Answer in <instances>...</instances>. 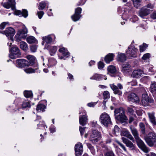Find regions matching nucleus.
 Wrapping results in <instances>:
<instances>
[{
  "instance_id": "nucleus-1",
  "label": "nucleus",
  "mask_w": 156,
  "mask_h": 156,
  "mask_svg": "<svg viewBox=\"0 0 156 156\" xmlns=\"http://www.w3.org/2000/svg\"><path fill=\"white\" fill-rule=\"evenodd\" d=\"M131 132L135 138L138 147L146 153L149 151V149L146 146L143 141L139 136L138 132L136 129L132 126H130Z\"/></svg>"
},
{
  "instance_id": "nucleus-2",
  "label": "nucleus",
  "mask_w": 156,
  "mask_h": 156,
  "mask_svg": "<svg viewBox=\"0 0 156 156\" xmlns=\"http://www.w3.org/2000/svg\"><path fill=\"white\" fill-rule=\"evenodd\" d=\"M15 33V31L14 29L12 27L7 28L4 31H0V33L4 34L7 37H8L9 41L8 43L7 44L9 47L11 46L13 41V37Z\"/></svg>"
},
{
  "instance_id": "nucleus-3",
  "label": "nucleus",
  "mask_w": 156,
  "mask_h": 156,
  "mask_svg": "<svg viewBox=\"0 0 156 156\" xmlns=\"http://www.w3.org/2000/svg\"><path fill=\"white\" fill-rule=\"evenodd\" d=\"M99 120L101 124L105 126H108L112 123L111 119L109 115L107 113L104 112L102 113L100 116Z\"/></svg>"
},
{
  "instance_id": "nucleus-4",
  "label": "nucleus",
  "mask_w": 156,
  "mask_h": 156,
  "mask_svg": "<svg viewBox=\"0 0 156 156\" xmlns=\"http://www.w3.org/2000/svg\"><path fill=\"white\" fill-rule=\"evenodd\" d=\"M145 140L149 146H154L156 147V137L154 133H150L149 134L148 137L146 138Z\"/></svg>"
},
{
  "instance_id": "nucleus-5",
  "label": "nucleus",
  "mask_w": 156,
  "mask_h": 156,
  "mask_svg": "<svg viewBox=\"0 0 156 156\" xmlns=\"http://www.w3.org/2000/svg\"><path fill=\"white\" fill-rule=\"evenodd\" d=\"M10 54L9 55V58L12 59H15L20 56L21 54L20 50L16 46H13L11 48H9Z\"/></svg>"
},
{
  "instance_id": "nucleus-6",
  "label": "nucleus",
  "mask_w": 156,
  "mask_h": 156,
  "mask_svg": "<svg viewBox=\"0 0 156 156\" xmlns=\"http://www.w3.org/2000/svg\"><path fill=\"white\" fill-rule=\"evenodd\" d=\"M137 51V49L132 44L129 46L128 49L126 50V55L129 58H131V57L135 58L136 57Z\"/></svg>"
},
{
  "instance_id": "nucleus-7",
  "label": "nucleus",
  "mask_w": 156,
  "mask_h": 156,
  "mask_svg": "<svg viewBox=\"0 0 156 156\" xmlns=\"http://www.w3.org/2000/svg\"><path fill=\"white\" fill-rule=\"evenodd\" d=\"M27 33V28L24 26L22 29L19 30L15 36L16 41H19L22 39L25 38L26 37V34Z\"/></svg>"
},
{
  "instance_id": "nucleus-8",
  "label": "nucleus",
  "mask_w": 156,
  "mask_h": 156,
  "mask_svg": "<svg viewBox=\"0 0 156 156\" xmlns=\"http://www.w3.org/2000/svg\"><path fill=\"white\" fill-rule=\"evenodd\" d=\"M100 133L97 130H92L90 133V140L94 144H96L100 139Z\"/></svg>"
},
{
  "instance_id": "nucleus-9",
  "label": "nucleus",
  "mask_w": 156,
  "mask_h": 156,
  "mask_svg": "<svg viewBox=\"0 0 156 156\" xmlns=\"http://www.w3.org/2000/svg\"><path fill=\"white\" fill-rule=\"evenodd\" d=\"M142 105L146 106L150 105V103H153L154 102V100L149 98L148 95L147 94H143L142 95Z\"/></svg>"
},
{
  "instance_id": "nucleus-10",
  "label": "nucleus",
  "mask_w": 156,
  "mask_h": 156,
  "mask_svg": "<svg viewBox=\"0 0 156 156\" xmlns=\"http://www.w3.org/2000/svg\"><path fill=\"white\" fill-rule=\"evenodd\" d=\"M76 156H81L83 151V145L81 143L78 142L74 147Z\"/></svg>"
},
{
  "instance_id": "nucleus-11",
  "label": "nucleus",
  "mask_w": 156,
  "mask_h": 156,
  "mask_svg": "<svg viewBox=\"0 0 156 156\" xmlns=\"http://www.w3.org/2000/svg\"><path fill=\"white\" fill-rule=\"evenodd\" d=\"M15 0H8V2H2L1 5L5 8L8 9L11 8L13 10L15 9Z\"/></svg>"
},
{
  "instance_id": "nucleus-12",
  "label": "nucleus",
  "mask_w": 156,
  "mask_h": 156,
  "mask_svg": "<svg viewBox=\"0 0 156 156\" xmlns=\"http://www.w3.org/2000/svg\"><path fill=\"white\" fill-rule=\"evenodd\" d=\"M82 9L80 7H78L75 9V13L71 16V18L74 21H77L79 20L80 17V14L81 12Z\"/></svg>"
},
{
  "instance_id": "nucleus-13",
  "label": "nucleus",
  "mask_w": 156,
  "mask_h": 156,
  "mask_svg": "<svg viewBox=\"0 0 156 156\" xmlns=\"http://www.w3.org/2000/svg\"><path fill=\"white\" fill-rule=\"evenodd\" d=\"M128 99L129 101L136 104L139 103L140 100L138 96L134 93H130L128 96Z\"/></svg>"
},
{
  "instance_id": "nucleus-14",
  "label": "nucleus",
  "mask_w": 156,
  "mask_h": 156,
  "mask_svg": "<svg viewBox=\"0 0 156 156\" xmlns=\"http://www.w3.org/2000/svg\"><path fill=\"white\" fill-rule=\"evenodd\" d=\"M59 47L60 48L59 49L58 51L62 55V56H59V58L61 59H65V58H64L68 57L69 56L70 53L68 51V50L64 47L60 48V46H59Z\"/></svg>"
},
{
  "instance_id": "nucleus-15",
  "label": "nucleus",
  "mask_w": 156,
  "mask_h": 156,
  "mask_svg": "<svg viewBox=\"0 0 156 156\" xmlns=\"http://www.w3.org/2000/svg\"><path fill=\"white\" fill-rule=\"evenodd\" d=\"M16 66L22 68L30 66L29 62L24 59H18L16 60Z\"/></svg>"
},
{
  "instance_id": "nucleus-16",
  "label": "nucleus",
  "mask_w": 156,
  "mask_h": 156,
  "mask_svg": "<svg viewBox=\"0 0 156 156\" xmlns=\"http://www.w3.org/2000/svg\"><path fill=\"white\" fill-rule=\"evenodd\" d=\"M150 13V10L149 9L146 8V7H143L140 10L139 12V15L142 18L146 16Z\"/></svg>"
},
{
  "instance_id": "nucleus-17",
  "label": "nucleus",
  "mask_w": 156,
  "mask_h": 156,
  "mask_svg": "<svg viewBox=\"0 0 156 156\" xmlns=\"http://www.w3.org/2000/svg\"><path fill=\"white\" fill-rule=\"evenodd\" d=\"M79 118V122L80 124L84 126L86 124L88 119L85 112L83 113L82 115H80Z\"/></svg>"
},
{
  "instance_id": "nucleus-18",
  "label": "nucleus",
  "mask_w": 156,
  "mask_h": 156,
  "mask_svg": "<svg viewBox=\"0 0 156 156\" xmlns=\"http://www.w3.org/2000/svg\"><path fill=\"white\" fill-rule=\"evenodd\" d=\"M14 13L16 15L20 16H23L24 18H26L28 16V12L25 9H23L22 11L19 10H16Z\"/></svg>"
},
{
  "instance_id": "nucleus-19",
  "label": "nucleus",
  "mask_w": 156,
  "mask_h": 156,
  "mask_svg": "<svg viewBox=\"0 0 156 156\" xmlns=\"http://www.w3.org/2000/svg\"><path fill=\"white\" fill-rule=\"evenodd\" d=\"M121 71L125 74H126L131 71L130 65L128 64H124L122 66Z\"/></svg>"
},
{
  "instance_id": "nucleus-20",
  "label": "nucleus",
  "mask_w": 156,
  "mask_h": 156,
  "mask_svg": "<svg viewBox=\"0 0 156 156\" xmlns=\"http://www.w3.org/2000/svg\"><path fill=\"white\" fill-rule=\"evenodd\" d=\"M44 48L49 50L50 54L51 55H53L55 54L57 49L56 46L51 47L50 45L47 44H45Z\"/></svg>"
},
{
  "instance_id": "nucleus-21",
  "label": "nucleus",
  "mask_w": 156,
  "mask_h": 156,
  "mask_svg": "<svg viewBox=\"0 0 156 156\" xmlns=\"http://www.w3.org/2000/svg\"><path fill=\"white\" fill-rule=\"evenodd\" d=\"M115 118L117 120L122 122L125 121L127 119V117L124 115V113L123 111H122L121 113H119V114L116 115Z\"/></svg>"
},
{
  "instance_id": "nucleus-22",
  "label": "nucleus",
  "mask_w": 156,
  "mask_h": 156,
  "mask_svg": "<svg viewBox=\"0 0 156 156\" xmlns=\"http://www.w3.org/2000/svg\"><path fill=\"white\" fill-rule=\"evenodd\" d=\"M144 74L143 71L140 69L134 70L131 74V76L133 78H139L141 75Z\"/></svg>"
},
{
  "instance_id": "nucleus-23",
  "label": "nucleus",
  "mask_w": 156,
  "mask_h": 156,
  "mask_svg": "<svg viewBox=\"0 0 156 156\" xmlns=\"http://www.w3.org/2000/svg\"><path fill=\"white\" fill-rule=\"evenodd\" d=\"M121 135L122 136H123L127 137L133 142H135V140L134 138L128 130H124L121 133Z\"/></svg>"
},
{
  "instance_id": "nucleus-24",
  "label": "nucleus",
  "mask_w": 156,
  "mask_h": 156,
  "mask_svg": "<svg viewBox=\"0 0 156 156\" xmlns=\"http://www.w3.org/2000/svg\"><path fill=\"white\" fill-rule=\"evenodd\" d=\"M149 120L153 126H156V119L154 116V113L153 112L147 113Z\"/></svg>"
},
{
  "instance_id": "nucleus-25",
  "label": "nucleus",
  "mask_w": 156,
  "mask_h": 156,
  "mask_svg": "<svg viewBox=\"0 0 156 156\" xmlns=\"http://www.w3.org/2000/svg\"><path fill=\"white\" fill-rule=\"evenodd\" d=\"M106 80H107V78L102 75L96 73L94 74L92 77H90L91 80H94L98 81H100L102 80L103 78Z\"/></svg>"
},
{
  "instance_id": "nucleus-26",
  "label": "nucleus",
  "mask_w": 156,
  "mask_h": 156,
  "mask_svg": "<svg viewBox=\"0 0 156 156\" xmlns=\"http://www.w3.org/2000/svg\"><path fill=\"white\" fill-rule=\"evenodd\" d=\"M122 140L123 142L126 144V146L130 148H134V145L129 140L124 137H122Z\"/></svg>"
},
{
  "instance_id": "nucleus-27",
  "label": "nucleus",
  "mask_w": 156,
  "mask_h": 156,
  "mask_svg": "<svg viewBox=\"0 0 156 156\" xmlns=\"http://www.w3.org/2000/svg\"><path fill=\"white\" fill-rule=\"evenodd\" d=\"M110 86L115 94L120 95L122 94V91L119 90L118 87L114 84H110Z\"/></svg>"
},
{
  "instance_id": "nucleus-28",
  "label": "nucleus",
  "mask_w": 156,
  "mask_h": 156,
  "mask_svg": "<svg viewBox=\"0 0 156 156\" xmlns=\"http://www.w3.org/2000/svg\"><path fill=\"white\" fill-rule=\"evenodd\" d=\"M126 5L128 6V7H126L124 8V12L123 13L122 16V18L125 17V15L129 13L130 10L131 8V4L129 2L127 3Z\"/></svg>"
},
{
  "instance_id": "nucleus-29",
  "label": "nucleus",
  "mask_w": 156,
  "mask_h": 156,
  "mask_svg": "<svg viewBox=\"0 0 156 156\" xmlns=\"http://www.w3.org/2000/svg\"><path fill=\"white\" fill-rule=\"evenodd\" d=\"M115 55L113 54L109 53L105 57V60L107 63H109L113 59Z\"/></svg>"
},
{
  "instance_id": "nucleus-30",
  "label": "nucleus",
  "mask_w": 156,
  "mask_h": 156,
  "mask_svg": "<svg viewBox=\"0 0 156 156\" xmlns=\"http://www.w3.org/2000/svg\"><path fill=\"white\" fill-rule=\"evenodd\" d=\"M49 3L47 1H43L40 2L38 7V9L39 10H42L44 9L46 6L48 8V5Z\"/></svg>"
},
{
  "instance_id": "nucleus-31",
  "label": "nucleus",
  "mask_w": 156,
  "mask_h": 156,
  "mask_svg": "<svg viewBox=\"0 0 156 156\" xmlns=\"http://www.w3.org/2000/svg\"><path fill=\"white\" fill-rule=\"evenodd\" d=\"M30 102L28 100H25L23 101L22 104V108L24 109L30 108L31 106Z\"/></svg>"
},
{
  "instance_id": "nucleus-32",
  "label": "nucleus",
  "mask_w": 156,
  "mask_h": 156,
  "mask_svg": "<svg viewBox=\"0 0 156 156\" xmlns=\"http://www.w3.org/2000/svg\"><path fill=\"white\" fill-rule=\"evenodd\" d=\"M27 41L29 44L36 43H38L37 39L33 36H30L28 37L27 38Z\"/></svg>"
},
{
  "instance_id": "nucleus-33",
  "label": "nucleus",
  "mask_w": 156,
  "mask_h": 156,
  "mask_svg": "<svg viewBox=\"0 0 156 156\" xmlns=\"http://www.w3.org/2000/svg\"><path fill=\"white\" fill-rule=\"evenodd\" d=\"M27 58L29 60L31 65H33L36 62L35 58L32 55H28L27 56Z\"/></svg>"
},
{
  "instance_id": "nucleus-34",
  "label": "nucleus",
  "mask_w": 156,
  "mask_h": 156,
  "mask_svg": "<svg viewBox=\"0 0 156 156\" xmlns=\"http://www.w3.org/2000/svg\"><path fill=\"white\" fill-rule=\"evenodd\" d=\"M150 90L153 94H156V82H152L151 84Z\"/></svg>"
},
{
  "instance_id": "nucleus-35",
  "label": "nucleus",
  "mask_w": 156,
  "mask_h": 156,
  "mask_svg": "<svg viewBox=\"0 0 156 156\" xmlns=\"http://www.w3.org/2000/svg\"><path fill=\"white\" fill-rule=\"evenodd\" d=\"M118 59L120 62H123L126 60V56L124 54L119 53L118 55Z\"/></svg>"
},
{
  "instance_id": "nucleus-36",
  "label": "nucleus",
  "mask_w": 156,
  "mask_h": 156,
  "mask_svg": "<svg viewBox=\"0 0 156 156\" xmlns=\"http://www.w3.org/2000/svg\"><path fill=\"white\" fill-rule=\"evenodd\" d=\"M42 40L46 42L45 44L48 45V44L51 43L52 41V38L50 35L44 37H42Z\"/></svg>"
},
{
  "instance_id": "nucleus-37",
  "label": "nucleus",
  "mask_w": 156,
  "mask_h": 156,
  "mask_svg": "<svg viewBox=\"0 0 156 156\" xmlns=\"http://www.w3.org/2000/svg\"><path fill=\"white\" fill-rule=\"evenodd\" d=\"M120 131V129L119 127L117 125H115L112 130V133L113 134L117 136L119 133Z\"/></svg>"
},
{
  "instance_id": "nucleus-38",
  "label": "nucleus",
  "mask_w": 156,
  "mask_h": 156,
  "mask_svg": "<svg viewBox=\"0 0 156 156\" xmlns=\"http://www.w3.org/2000/svg\"><path fill=\"white\" fill-rule=\"evenodd\" d=\"M46 108L45 105L41 103H39L37 106L36 109L37 111H41L42 112Z\"/></svg>"
},
{
  "instance_id": "nucleus-39",
  "label": "nucleus",
  "mask_w": 156,
  "mask_h": 156,
  "mask_svg": "<svg viewBox=\"0 0 156 156\" xmlns=\"http://www.w3.org/2000/svg\"><path fill=\"white\" fill-rule=\"evenodd\" d=\"M108 72L111 73H114L116 71V70L115 66L112 65L109 66L108 68Z\"/></svg>"
},
{
  "instance_id": "nucleus-40",
  "label": "nucleus",
  "mask_w": 156,
  "mask_h": 156,
  "mask_svg": "<svg viewBox=\"0 0 156 156\" xmlns=\"http://www.w3.org/2000/svg\"><path fill=\"white\" fill-rule=\"evenodd\" d=\"M20 48L24 51H26L28 48L27 44L25 42L22 41L20 43Z\"/></svg>"
},
{
  "instance_id": "nucleus-41",
  "label": "nucleus",
  "mask_w": 156,
  "mask_h": 156,
  "mask_svg": "<svg viewBox=\"0 0 156 156\" xmlns=\"http://www.w3.org/2000/svg\"><path fill=\"white\" fill-rule=\"evenodd\" d=\"M57 63L56 60L53 58H51L48 60L49 67H51L55 65Z\"/></svg>"
},
{
  "instance_id": "nucleus-42",
  "label": "nucleus",
  "mask_w": 156,
  "mask_h": 156,
  "mask_svg": "<svg viewBox=\"0 0 156 156\" xmlns=\"http://www.w3.org/2000/svg\"><path fill=\"white\" fill-rule=\"evenodd\" d=\"M37 69V68L34 69L31 68H29L27 69H24V70L27 73H34Z\"/></svg>"
},
{
  "instance_id": "nucleus-43",
  "label": "nucleus",
  "mask_w": 156,
  "mask_h": 156,
  "mask_svg": "<svg viewBox=\"0 0 156 156\" xmlns=\"http://www.w3.org/2000/svg\"><path fill=\"white\" fill-rule=\"evenodd\" d=\"M134 6L136 8H138L141 5L142 0H133Z\"/></svg>"
},
{
  "instance_id": "nucleus-44",
  "label": "nucleus",
  "mask_w": 156,
  "mask_h": 156,
  "mask_svg": "<svg viewBox=\"0 0 156 156\" xmlns=\"http://www.w3.org/2000/svg\"><path fill=\"white\" fill-rule=\"evenodd\" d=\"M24 95L26 98H31L33 96V94L30 91L25 90L24 92Z\"/></svg>"
},
{
  "instance_id": "nucleus-45",
  "label": "nucleus",
  "mask_w": 156,
  "mask_h": 156,
  "mask_svg": "<svg viewBox=\"0 0 156 156\" xmlns=\"http://www.w3.org/2000/svg\"><path fill=\"white\" fill-rule=\"evenodd\" d=\"M139 126L141 133L142 134H144L145 133V126L144 124L142 122H140L139 124Z\"/></svg>"
},
{
  "instance_id": "nucleus-46",
  "label": "nucleus",
  "mask_w": 156,
  "mask_h": 156,
  "mask_svg": "<svg viewBox=\"0 0 156 156\" xmlns=\"http://www.w3.org/2000/svg\"><path fill=\"white\" fill-rule=\"evenodd\" d=\"M148 47L147 44L143 43V44L140 46V52H143Z\"/></svg>"
},
{
  "instance_id": "nucleus-47",
  "label": "nucleus",
  "mask_w": 156,
  "mask_h": 156,
  "mask_svg": "<svg viewBox=\"0 0 156 156\" xmlns=\"http://www.w3.org/2000/svg\"><path fill=\"white\" fill-rule=\"evenodd\" d=\"M38 127L39 129H45V127L47 128V126L45 125L44 122H40L39 124H37Z\"/></svg>"
},
{
  "instance_id": "nucleus-48",
  "label": "nucleus",
  "mask_w": 156,
  "mask_h": 156,
  "mask_svg": "<svg viewBox=\"0 0 156 156\" xmlns=\"http://www.w3.org/2000/svg\"><path fill=\"white\" fill-rule=\"evenodd\" d=\"M87 144L88 147L90 150L91 153L93 155H94L95 154V150L94 148V147L89 143H87Z\"/></svg>"
},
{
  "instance_id": "nucleus-49",
  "label": "nucleus",
  "mask_w": 156,
  "mask_h": 156,
  "mask_svg": "<svg viewBox=\"0 0 156 156\" xmlns=\"http://www.w3.org/2000/svg\"><path fill=\"white\" fill-rule=\"evenodd\" d=\"M104 99H107L110 98V94L109 92L108 91H105L103 93Z\"/></svg>"
},
{
  "instance_id": "nucleus-50",
  "label": "nucleus",
  "mask_w": 156,
  "mask_h": 156,
  "mask_svg": "<svg viewBox=\"0 0 156 156\" xmlns=\"http://www.w3.org/2000/svg\"><path fill=\"white\" fill-rule=\"evenodd\" d=\"M151 57V55L149 53H147L144 54L142 57V58L144 60H146L149 59V58Z\"/></svg>"
},
{
  "instance_id": "nucleus-51",
  "label": "nucleus",
  "mask_w": 156,
  "mask_h": 156,
  "mask_svg": "<svg viewBox=\"0 0 156 156\" xmlns=\"http://www.w3.org/2000/svg\"><path fill=\"white\" fill-rule=\"evenodd\" d=\"M37 46L36 45H32L30 47V50L31 52H35L37 50Z\"/></svg>"
},
{
  "instance_id": "nucleus-52",
  "label": "nucleus",
  "mask_w": 156,
  "mask_h": 156,
  "mask_svg": "<svg viewBox=\"0 0 156 156\" xmlns=\"http://www.w3.org/2000/svg\"><path fill=\"white\" fill-rule=\"evenodd\" d=\"M9 24V23L8 22H3L0 25V29L1 30L4 29L6 25Z\"/></svg>"
},
{
  "instance_id": "nucleus-53",
  "label": "nucleus",
  "mask_w": 156,
  "mask_h": 156,
  "mask_svg": "<svg viewBox=\"0 0 156 156\" xmlns=\"http://www.w3.org/2000/svg\"><path fill=\"white\" fill-rule=\"evenodd\" d=\"M150 80V78L148 76H144L142 77L141 79V80L142 81H143L144 83L147 82V81L149 80Z\"/></svg>"
},
{
  "instance_id": "nucleus-54",
  "label": "nucleus",
  "mask_w": 156,
  "mask_h": 156,
  "mask_svg": "<svg viewBox=\"0 0 156 156\" xmlns=\"http://www.w3.org/2000/svg\"><path fill=\"white\" fill-rule=\"evenodd\" d=\"M44 12L42 11L37 12V14L39 19H41L42 18L44 14Z\"/></svg>"
},
{
  "instance_id": "nucleus-55",
  "label": "nucleus",
  "mask_w": 156,
  "mask_h": 156,
  "mask_svg": "<svg viewBox=\"0 0 156 156\" xmlns=\"http://www.w3.org/2000/svg\"><path fill=\"white\" fill-rule=\"evenodd\" d=\"M138 20V17L136 15L133 16L130 19V20L133 22H135Z\"/></svg>"
},
{
  "instance_id": "nucleus-56",
  "label": "nucleus",
  "mask_w": 156,
  "mask_h": 156,
  "mask_svg": "<svg viewBox=\"0 0 156 156\" xmlns=\"http://www.w3.org/2000/svg\"><path fill=\"white\" fill-rule=\"evenodd\" d=\"M128 84L132 86H136L137 84V82L136 80H134L131 82H128Z\"/></svg>"
},
{
  "instance_id": "nucleus-57",
  "label": "nucleus",
  "mask_w": 156,
  "mask_h": 156,
  "mask_svg": "<svg viewBox=\"0 0 156 156\" xmlns=\"http://www.w3.org/2000/svg\"><path fill=\"white\" fill-rule=\"evenodd\" d=\"M97 102H91L88 103L87 105L89 107H94L97 104Z\"/></svg>"
},
{
  "instance_id": "nucleus-58",
  "label": "nucleus",
  "mask_w": 156,
  "mask_h": 156,
  "mask_svg": "<svg viewBox=\"0 0 156 156\" xmlns=\"http://www.w3.org/2000/svg\"><path fill=\"white\" fill-rule=\"evenodd\" d=\"M104 67L103 62L100 61L98 63V68L99 69H101Z\"/></svg>"
},
{
  "instance_id": "nucleus-59",
  "label": "nucleus",
  "mask_w": 156,
  "mask_h": 156,
  "mask_svg": "<svg viewBox=\"0 0 156 156\" xmlns=\"http://www.w3.org/2000/svg\"><path fill=\"white\" fill-rule=\"evenodd\" d=\"M105 156H114V154L112 151L107 152L105 154Z\"/></svg>"
},
{
  "instance_id": "nucleus-60",
  "label": "nucleus",
  "mask_w": 156,
  "mask_h": 156,
  "mask_svg": "<svg viewBox=\"0 0 156 156\" xmlns=\"http://www.w3.org/2000/svg\"><path fill=\"white\" fill-rule=\"evenodd\" d=\"M49 130L51 133L55 132L56 131L55 126L53 125H51L49 128Z\"/></svg>"
},
{
  "instance_id": "nucleus-61",
  "label": "nucleus",
  "mask_w": 156,
  "mask_h": 156,
  "mask_svg": "<svg viewBox=\"0 0 156 156\" xmlns=\"http://www.w3.org/2000/svg\"><path fill=\"white\" fill-rule=\"evenodd\" d=\"M122 111H121L119 109H115L114 111L115 117L116 116V115L119 114V113H121Z\"/></svg>"
},
{
  "instance_id": "nucleus-62",
  "label": "nucleus",
  "mask_w": 156,
  "mask_h": 156,
  "mask_svg": "<svg viewBox=\"0 0 156 156\" xmlns=\"http://www.w3.org/2000/svg\"><path fill=\"white\" fill-rule=\"evenodd\" d=\"M117 143L120 145V146L123 149V150L126 151V149L124 145H123L121 143H120L119 141H117Z\"/></svg>"
},
{
  "instance_id": "nucleus-63",
  "label": "nucleus",
  "mask_w": 156,
  "mask_h": 156,
  "mask_svg": "<svg viewBox=\"0 0 156 156\" xmlns=\"http://www.w3.org/2000/svg\"><path fill=\"white\" fill-rule=\"evenodd\" d=\"M144 7H146V8L148 9H152L154 8V5L151 3H149Z\"/></svg>"
},
{
  "instance_id": "nucleus-64",
  "label": "nucleus",
  "mask_w": 156,
  "mask_h": 156,
  "mask_svg": "<svg viewBox=\"0 0 156 156\" xmlns=\"http://www.w3.org/2000/svg\"><path fill=\"white\" fill-rule=\"evenodd\" d=\"M151 17L154 19H156V11L153 12L151 15Z\"/></svg>"
}]
</instances>
